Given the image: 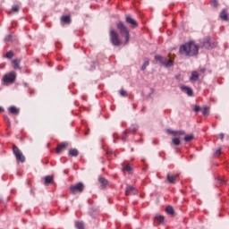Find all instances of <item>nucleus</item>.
<instances>
[{"instance_id":"1","label":"nucleus","mask_w":229,"mask_h":229,"mask_svg":"<svg viewBox=\"0 0 229 229\" xmlns=\"http://www.w3.org/2000/svg\"><path fill=\"white\" fill-rule=\"evenodd\" d=\"M179 52L184 56H197L199 52V47L194 41H190L182 45Z\"/></svg>"},{"instance_id":"2","label":"nucleus","mask_w":229,"mask_h":229,"mask_svg":"<svg viewBox=\"0 0 229 229\" xmlns=\"http://www.w3.org/2000/svg\"><path fill=\"white\" fill-rule=\"evenodd\" d=\"M116 29L119 30L121 37L125 38L124 44L128 45L131 38L130 30L125 26L123 21H118L116 23Z\"/></svg>"},{"instance_id":"3","label":"nucleus","mask_w":229,"mask_h":229,"mask_svg":"<svg viewBox=\"0 0 229 229\" xmlns=\"http://www.w3.org/2000/svg\"><path fill=\"white\" fill-rule=\"evenodd\" d=\"M109 38L111 44H113L114 47H120L123 44L119 33L116 32L114 29H110L109 30Z\"/></svg>"},{"instance_id":"4","label":"nucleus","mask_w":229,"mask_h":229,"mask_svg":"<svg viewBox=\"0 0 229 229\" xmlns=\"http://www.w3.org/2000/svg\"><path fill=\"white\" fill-rule=\"evenodd\" d=\"M84 189H85V185L81 182L75 183V184L70 186V188H69L70 193H72V195L82 193Z\"/></svg>"},{"instance_id":"5","label":"nucleus","mask_w":229,"mask_h":229,"mask_svg":"<svg viewBox=\"0 0 229 229\" xmlns=\"http://www.w3.org/2000/svg\"><path fill=\"white\" fill-rule=\"evenodd\" d=\"M13 151L16 157L17 162H21V163L25 162V157L17 146L15 145L13 146Z\"/></svg>"},{"instance_id":"6","label":"nucleus","mask_w":229,"mask_h":229,"mask_svg":"<svg viewBox=\"0 0 229 229\" xmlns=\"http://www.w3.org/2000/svg\"><path fill=\"white\" fill-rule=\"evenodd\" d=\"M16 78L17 74L15 73V72H11L4 76L3 81L5 84H13L15 81Z\"/></svg>"},{"instance_id":"7","label":"nucleus","mask_w":229,"mask_h":229,"mask_svg":"<svg viewBox=\"0 0 229 229\" xmlns=\"http://www.w3.org/2000/svg\"><path fill=\"white\" fill-rule=\"evenodd\" d=\"M179 179L180 175L178 174H167L166 181L170 184H175Z\"/></svg>"},{"instance_id":"8","label":"nucleus","mask_w":229,"mask_h":229,"mask_svg":"<svg viewBox=\"0 0 229 229\" xmlns=\"http://www.w3.org/2000/svg\"><path fill=\"white\" fill-rule=\"evenodd\" d=\"M202 47H205L207 49H211V48L216 47V44L215 43H211V38L208 37L202 42Z\"/></svg>"},{"instance_id":"9","label":"nucleus","mask_w":229,"mask_h":229,"mask_svg":"<svg viewBox=\"0 0 229 229\" xmlns=\"http://www.w3.org/2000/svg\"><path fill=\"white\" fill-rule=\"evenodd\" d=\"M69 147V143L66 142H63V143H59L56 147V153L57 154H61L64 150H65L67 148Z\"/></svg>"},{"instance_id":"10","label":"nucleus","mask_w":229,"mask_h":229,"mask_svg":"<svg viewBox=\"0 0 229 229\" xmlns=\"http://www.w3.org/2000/svg\"><path fill=\"white\" fill-rule=\"evenodd\" d=\"M166 132L174 137H180V136L185 135L184 131H173L171 129H168Z\"/></svg>"},{"instance_id":"11","label":"nucleus","mask_w":229,"mask_h":229,"mask_svg":"<svg viewBox=\"0 0 229 229\" xmlns=\"http://www.w3.org/2000/svg\"><path fill=\"white\" fill-rule=\"evenodd\" d=\"M125 21L135 28L139 27V23L131 15H126Z\"/></svg>"},{"instance_id":"12","label":"nucleus","mask_w":229,"mask_h":229,"mask_svg":"<svg viewBox=\"0 0 229 229\" xmlns=\"http://www.w3.org/2000/svg\"><path fill=\"white\" fill-rule=\"evenodd\" d=\"M137 190L132 186H127L125 190V195L131 196V195H136Z\"/></svg>"},{"instance_id":"13","label":"nucleus","mask_w":229,"mask_h":229,"mask_svg":"<svg viewBox=\"0 0 229 229\" xmlns=\"http://www.w3.org/2000/svg\"><path fill=\"white\" fill-rule=\"evenodd\" d=\"M219 18L223 20L224 21H229V16L227 13V9H223L222 12L219 14Z\"/></svg>"},{"instance_id":"14","label":"nucleus","mask_w":229,"mask_h":229,"mask_svg":"<svg viewBox=\"0 0 229 229\" xmlns=\"http://www.w3.org/2000/svg\"><path fill=\"white\" fill-rule=\"evenodd\" d=\"M198 80H199V72L197 71H192L191 73L190 81L192 82H196Z\"/></svg>"},{"instance_id":"15","label":"nucleus","mask_w":229,"mask_h":229,"mask_svg":"<svg viewBox=\"0 0 229 229\" xmlns=\"http://www.w3.org/2000/svg\"><path fill=\"white\" fill-rule=\"evenodd\" d=\"M98 182L100 183V187H102L103 189H105L106 187H108L109 185V181L105 179L104 177H99Z\"/></svg>"},{"instance_id":"16","label":"nucleus","mask_w":229,"mask_h":229,"mask_svg":"<svg viewBox=\"0 0 229 229\" xmlns=\"http://www.w3.org/2000/svg\"><path fill=\"white\" fill-rule=\"evenodd\" d=\"M181 90H182V92H184V93H187V95H188L189 97L193 96V90H192L191 88H188V87H186V86H182V87H181Z\"/></svg>"},{"instance_id":"17","label":"nucleus","mask_w":229,"mask_h":229,"mask_svg":"<svg viewBox=\"0 0 229 229\" xmlns=\"http://www.w3.org/2000/svg\"><path fill=\"white\" fill-rule=\"evenodd\" d=\"M165 221V217L160 216V215H156L155 218H154V222L157 225H162Z\"/></svg>"},{"instance_id":"18","label":"nucleus","mask_w":229,"mask_h":229,"mask_svg":"<svg viewBox=\"0 0 229 229\" xmlns=\"http://www.w3.org/2000/svg\"><path fill=\"white\" fill-rule=\"evenodd\" d=\"M8 112L13 115H18L20 114V109L15 106L8 107Z\"/></svg>"},{"instance_id":"19","label":"nucleus","mask_w":229,"mask_h":229,"mask_svg":"<svg viewBox=\"0 0 229 229\" xmlns=\"http://www.w3.org/2000/svg\"><path fill=\"white\" fill-rule=\"evenodd\" d=\"M162 65H165V67H171V66L174 65V61L171 60V59L168 60L167 58H165V59L163 61Z\"/></svg>"},{"instance_id":"20","label":"nucleus","mask_w":229,"mask_h":229,"mask_svg":"<svg viewBox=\"0 0 229 229\" xmlns=\"http://www.w3.org/2000/svg\"><path fill=\"white\" fill-rule=\"evenodd\" d=\"M80 154L79 150L76 149V148H70L69 150V156L70 157H78Z\"/></svg>"},{"instance_id":"21","label":"nucleus","mask_w":229,"mask_h":229,"mask_svg":"<svg viewBox=\"0 0 229 229\" xmlns=\"http://www.w3.org/2000/svg\"><path fill=\"white\" fill-rule=\"evenodd\" d=\"M61 21H64L65 24H70L72 21L71 16L64 15V16L61 17Z\"/></svg>"},{"instance_id":"22","label":"nucleus","mask_w":229,"mask_h":229,"mask_svg":"<svg viewBox=\"0 0 229 229\" xmlns=\"http://www.w3.org/2000/svg\"><path fill=\"white\" fill-rule=\"evenodd\" d=\"M123 170L124 173L127 172L128 174H131L133 168L130 165H125Z\"/></svg>"},{"instance_id":"23","label":"nucleus","mask_w":229,"mask_h":229,"mask_svg":"<svg viewBox=\"0 0 229 229\" xmlns=\"http://www.w3.org/2000/svg\"><path fill=\"white\" fill-rule=\"evenodd\" d=\"M20 64H21V60H19V59L13 60V68L15 70L20 69Z\"/></svg>"},{"instance_id":"24","label":"nucleus","mask_w":229,"mask_h":229,"mask_svg":"<svg viewBox=\"0 0 229 229\" xmlns=\"http://www.w3.org/2000/svg\"><path fill=\"white\" fill-rule=\"evenodd\" d=\"M53 182V177L52 176H46L45 177V185H49Z\"/></svg>"},{"instance_id":"25","label":"nucleus","mask_w":229,"mask_h":229,"mask_svg":"<svg viewBox=\"0 0 229 229\" xmlns=\"http://www.w3.org/2000/svg\"><path fill=\"white\" fill-rule=\"evenodd\" d=\"M165 212H166V214L174 215V209L173 207L168 206V207H166V208H165Z\"/></svg>"},{"instance_id":"26","label":"nucleus","mask_w":229,"mask_h":229,"mask_svg":"<svg viewBox=\"0 0 229 229\" xmlns=\"http://www.w3.org/2000/svg\"><path fill=\"white\" fill-rule=\"evenodd\" d=\"M194 140V136L193 134H188L184 137V140L186 142H190V141H192Z\"/></svg>"},{"instance_id":"27","label":"nucleus","mask_w":229,"mask_h":229,"mask_svg":"<svg viewBox=\"0 0 229 229\" xmlns=\"http://www.w3.org/2000/svg\"><path fill=\"white\" fill-rule=\"evenodd\" d=\"M172 143H174V146H180L181 145V140L178 138H174L172 140Z\"/></svg>"},{"instance_id":"28","label":"nucleus","mask_w":229,"mask_h":229,"mask_svg":"<svg viewBox=\"0 0 229 229\" xmlns=\"http://www.w3.org/2000/svg\"><path fill=\"white\" fill-rule=\"evenodd\" d=\"M75 226L77 229H84V224L82 222H76Z\"/></svg>"},{"instance_id":"29","label":"nucleus","mask_w":229,"mask_h":229,"mask_svg":"<svg viewBox=\"0 0 229 229\" xmlns=\"http://www.w3.org/2000/svg\"><path fill=\"white\" fill-rule=\"evenodd\" d=\"M148 65H149V60L146 59L144 61L143 66H141V71H145L147 66H148Z\"/></svg>"},{"instance_id":"30","label":"nucleus","mask_w":229,"mask_h":229,"mask_svg":"<svg viewBox=\"0 0 229 229\" xmlns=\"http://www.w3.org/2000/svg\"><path fill=\"white\" fill-rule=\"evenodd\" d=\"M155 59L157 61H159L160 64H162L165 61V57H162L161 55H156Z\"/></svg>"},{"instance_id":"31","label":"nucleus","mask_w":229,"mask_h":229,"mask_svg":"<svg viewBox=\"0 0 229 229\" xmlns=\"http://www.w3.org/2000/svg\"><path fill=\"white\" fill-rule=\"evenodd\" d=\"M128 133H130V131H125L123 132V134L122 135V140L126 141Z\"/></svg>"},{"instance_id":"32","label":"nucleus","mask_w":229,"mask_h":229,"mask_svg":"<svg viewBox=\"0 0 229 229\" xmlns=\"http://www.w3.org/2000/svg\"><path fill=\"white\" fill-rule=\"evenodd\" d=\"M13 57V53L12 51H9L6 53V58L7 59H12Z\"/></svg>"},{"instance_id":"33","label":"nucleus","mask_w":229,"mask_h":229,"mask_svg":"<svg viewBox=\"0 0 229 229\" xmlns=\"http://www.w3.org/2000/svg\"><path fill=\"white\" fill-rule=\"evenodd\" d=\"M222 154V149L218 148L215 153V157H218Z\"/></svg>"},{"instance_id":"34","label":"nucleus","mask_w":229,"mask_h":229,"mask_svg":"<svg viewBox=\"0 0 229 229\" xmlns=\"http://www.w3.org/2000/svg\"><path fill=\"white\" fill-rule=\"evenodd\" d=\"M137 131H138V127L135 125V126L132 127V129L127 130L126 131H129V132L133 131V132H135Z\"/></svg>"},{"instance_id":"35","label":"nucleus","mask_w":229,"mask_h":229,"mask_svg":"<svg viewBox=\"0 0 229 229\" xmlns=\"http://www.w3.org/2000/svg\"><path fill=\"white\" fill-rule=\"evenodd\" d=\"M20 10V6L19 5H13V11L15 12V13H18Z\"/></svg>"},{"instance_id":"36","label":"nucleus","mask_w":229,"mask_h":229,"mask_svg":"<svg viewBox=\"0 0 229 229\" xmlns=\"http://www.w3.org/2000/svg\"><path fill=\"white\" fill-rule=\"evenodd\" d=\"M212 6L216 8L218 6L217 0H212Z\"/></svg>"},{"instance_id":"37","label":"nucleus","mask_w":229,"mask_h":229,"mask_svg":"<svg viewBox=\"0 0 229 229\" xmlns=\"http://www.w3.org/2000/svg\"><path fill=\"white\" fill-rule=\"evenodd\" d=\"M202 114H204V115L208 114V107H205L204 110H202Z\"/></svg>"},{"instance_id":"38","label":"nucleus","mask_w":229,"mask_h":229,"mask_svg":"<svg viewBox=\"0 0 229 229\" xmlns=\"http://www.w3.org/2000/svg\"><path fill=\"white\" fill-rule=\"evenodd\" d=\"M119 93H120L121 97H125L126 94H127L124 89H121V90L119 91Z\"/></svg>"},{"instance_id":"39","label":"nucleus","mask_w":229,"mask_h":229,"mask_svg":"<svg viewBox=\"0 0 229 229\" xmlns=\"http://www.w3.org/2000/svg\"><path fill=\"white\" fill-rule=\"evenodd\" d=\"M12 38H13L12 35H8V36H6V38H5V41H6V42H11V41H12Z\"/></svg>"},{"instance_id":"40","label":"nucleus","mask_w":229,"mask_h":229,"mask_svg":"<svg viewBox=\"0 0 229 229\" xmlns=\"http://www.w3.org/2000/svg\"><path fill=\"white\" fill-rule=\"evenodd\" d=\"M4 120L7 122L8 126H10L11 125L10 118L8 116H5Z\"/></svg>"},{"instance_id":"41","label":"nucleus","mask_w":229,"mask_h":229,"mask_svg":"<svg viewBox=\"0 0 229 229\" xmlns=\"http://www.w3.org/2000/svg\"><path fill=\"white\" fill-rule=\"evenodd\" d=\"M219 139H220L221 140H224V139H225V134H224V133H220V134H219Z\"/></svg>"},{"instance_id":"42","label":"nucleus","mask_w":229,"mask_h":229,"mask_svg":"<svg viewBox=\"0 0 229 229\" xmlns=\"http://www.w3.org/2000/svg\"><path fill=\"white\" fill-rule=\"evenodd\" d=\"M193 111H195V112H199V111H200V107H199V106H196V107L193 109Z\"/></svg>"},{"instance_id":"43","label":"nucleus","mask_w":229,"mask_h":229,"mask_svg":"<svg viewBox=\"0 0 229 229\" xmlns=\"http://www.w3.org/2000/svg\"><path fill=\"white\" fill-rule=\"evenodd\" d=\"M225 182V181H223V180L220 181L221 184H224Z\"/></svg>"},{"instance_id":"44","label":"nucleus","mask_w":229,"mask_h":229,"mask_svg":"<svg viewBox=\"0 0 229 229\" xmlns=\"http://www.w3.org/2000/svg\"><path fill=\"white\" fill-rule=\"evenodd\" d=\"M85 135H89V132H86Z\"/></svg>"}]
</instances>
